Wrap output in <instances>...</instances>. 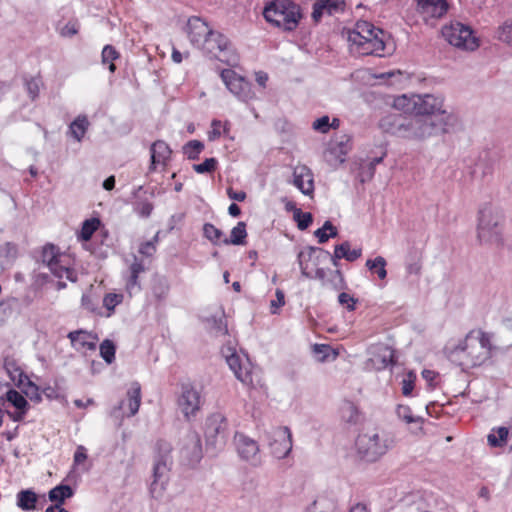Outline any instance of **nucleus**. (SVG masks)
I'll list each match as a JSON object with an SVG mask.
<instances>
[{"label":"nucleus","instance_id":"34","mask_svg":"<svg viewBox=\"0 0 512 512\" xmlns=\"http://www.w3.org/2000/svg\"><path fill=\"white\" fill-rule=\"evenodd\" d=\"M246 236V224L244 222H238L231 230L230 238H223L222 244L243 245L245 243Z\"/></svg>","mask_w":512,"mask_h":512},{"label":"nucleus","instance_id":"44","mask_svg":"<svg viewBox=\"0 0 512 512\" xmlns=\"http://www.w3.org/2000/svg\"><path fill=\"white\" fill-rule=\"evenodd\" d=\"M99 349H100V356L103 358V360L107 364H111L114 362L116 347H115L113 341H111L109 339H105L100 344Z\"/></svg>","mask_w":512,"mask_h":512},{"label":"nucleus","instance_id":"28","mask_svg":"<svg viewBox=\"0 0 512 512\" xmlns=\"http://www.w3.org/2000/svg\"><path fill=\"white\" fill-rule=\"evenodd\" d=\"M141 403V388L138 383H133L130 389L127 392V407H128V413L126 414L127 417L134 416L140 407Z\"/></svg>","mask_w":512,"mask_h":512},{"label":"nucleus","instance_id":"25","mask_svg":"<svg viewBox=\"0 0 512 512\" xmlns=\"http://www.w3.org/2000/svg\"><path fill=\"white\" fill-rule=\"evenodd\" d=\"M371 361L376 369H385L394 364V350L387 345H380L376 348Z\"/></svg>","mask_w":512,"mask_h":512},{"label":"nucleus","instance_id":"2","mask_svg":"<svg viewBox=\"0 0 512 512\" xmlns=\"http://www.w3.org/2000/svg\"><path fill=\"white\" fill-rule=\"evenodd\" d=\"M492 345L491 337L483 331H471L449 353L453 363L462 368L479 366L490 357Z\"/></svg>","mask_w":512,"mask_h":512},{"label":"nucleus","instance_id":"11","mask_svg":"<svg viewBox=\"0 0 512 512\" xmlns=\"http://www.w3.org/2000/svg\"><path fill=\"white\" fill-rule=\"evenodd\" d=\"M200 48L210 57L216 58L229 66H235L239 61V57L228 38L218 31L212 30Z\"/></svg>","mask_w":512,"mask_h":512},{"label":"nucleus","instance_id":"50","mask_svg":"<svg viewBox=\"0 0 512 512\" xmlns=\"http://www.w3.org/2000/svg\"><path fill=\"white\" fill-rule=\"evenodd\" d=\"M397 416L404 420L406 423L420 422V417L413 416L411 409L405 405H398L396 409Z\"/></svg>","mask_w":512,"mask_h":512},{"label":"nucleus","instance_id":"27","mask_svg":"<svg viewBox=\"0 0 512 512\" xmlns=\"http://www.w3.org/2000/svg\"><path fill=\"white\" fill-rule=\"evenodd\" d=\"M340 415L344 422L351 425L358 424L362 419V415L358 406L349 400H344L342 402L340 407Z\"/></svg>","mask_w":512,"mask_h":512},{"label":"nucleus","instance_id":"42","mask_svg":"<svg viewBox=\"0 0 512 512\" xmlns=\"http://www.w3.org/2000/svg\"><path fill=\"white\" fill-rule=\"evenodd\" d=\"M508 429L500 427L497 431L492 432L488 435L487 440L491 447H502L506 444L508 437Z\"/></svg>","mask_w":512,"mask_h":512},{"label":"nucleus","instance_id":"58","mask_svg":"<svg viewBox=\"0 0 512 512\" xmlns=\"http://www.w3.org/2000/svg\"><path fill=\"white\" fill-rule=\"evenodd\" d=\"M325 3L327 1L318 0L313 5L312 18L315 22H319L325 12Z\"/></svg>","mask_w":512,"mask_h":512},{"label":"nucleus","instance_id":"56","mask_svg":"<svg viewBox=\"0 0 512 512\" xmlns=\"http://www.w3.org/2000/svg\"><path fill=\"white\" fill-rule=\"evenodd\" d=\"M416 376L409 372L407 376L402 381V394L404 396H410L413 388H414V382H415Z\"/></svg>","mask_w":512,"mask_h":512},{"label":"nucleus","instance_id":"55","mask_svg":"<svg viewBox=\"0 0 512 512\" xmlns=\"http://www.w3.org/2000/svg\"><path fill=\"white\" fill-rule=\"evenodd\" d=\"M27 92L32 100H35L40 90V80L38 78H31L25 83Z\"/></svg>","mask_w":512,"mask_h":512},{"label":"nucleus","instance_id":"41","mask_svg":"<svg viewBox=\"0 0 512 512\" xmlns=\"http://www.w3.org/2000/svg\"><path fill=\"white\" fill-rule=\"evenodd\" d=\"M314 235L318 238L319 243H325L329 238L337 236V229L330 221H326L321 228L314 232Z\"/></svg>","mask_w":512,"mask_h":512},{"label":"nucleus","instance_id":"43","mask_svg":"<svg viewBox=\"0 0 512 512\" xmlns=\"http://www.w3.org/2000/svg\"><path fill=\"white\" fill-rule=\"evenodd\" d=\"M204 149V144L199 140H191L183 146L184 155L190 159L195 160Z\"/></svg>","mask_w":512,"mask_h":512},{"label":"nucleus","instance_id":"32","mask_svg":"<svg viewBox=\"0 0 512 512\" xmlns=\"http://www.w3.org/2000/svg\"><path fill=\"white\" fill-rule=\"evenodd\" d=\"M4 368L16 386L21 387L24 385V381H28V377L13 360L6 359L4 362Z\"/></svg>","mask_w":512,"mask_h":512},{"label":"nucleus","instance_id":"14","mask_svg":"<svg viewBox=\"0 0 512 512\" xmlns=\"http://www.w3.org/2000/svg\"><path fill=\"white\" fill-rule=\"evenodd\" d=\"M442 35L445 40L457 48L473 51L479 46L471 28L460 22L445 25L442 28Z\"/></svg>","mask_w":512,"mask_h":512},{"label":"nucleus","instance_id":"61","mask_svg":"<svg viewBox=\"0 0 512 512\" xmlns=\"http://www.w3.org/2000/svg\"><path fill=\"white\" fill-rule=\"evenodd\" d=\"M79 25L76 22H68L61 28L60 34L63 37H72L78 33Z\"/></svg>","mask_w":512,"mask_h":512},{"label":"nucleus","instance_id":"40","mask_svg":"<svg viewBox=\"0 0 512 512\" xmlns=\"http://www.w3.org/2000/svg\"><path fill=\"white\" fill-rule=\"evenodd\" d=\"M422 261L417 253L410 255L405 264V270L408 276L418 277L421 273Z\"/></svg>","mask_w":512,"mask_h":512},{"label":"nucleus","instance_id":"64","mask_svg":"<svg viewBox=\"0 0 512 512\" xmlns=\"http://www.w3.org/2000/svg\"><path fill=\"white\" fill-rule=\"evenodd\" d=\"M324 500H315L307 508L305 512H333V510L325 509Z\"/></svg>","mask_w":512,"mask_h":512},{"label":"nucleus","instance_id":"21","mask_svg":"<svg viewBox=\"0 0 512 512\" xmlns=\"http://www.w3.org/2000/svg\"><path fill=\"white\" fill-rule=\"evenodd\" d=\"M212 29L200 17H191L187 22L188 37L193 45L201 47Z\"/></svg>","mask_w":512,"mask_h":512},{"label":"nucleus","instance_id":"22","mask_svg":"<svg viewBox=\"0 0 512 512\" xmlns=\"http://www.w3.org/2000/svg\"><path fill=\"white\" fill-rule=\"evenodd\" d=\"M292 183L304 195L312 196L314 193V177L312 171L305 165L296 166L293 170Z\"/></svg>","mask_w":512,"mask_h":512},{"label":"nucleus","instance_id":"7","mask_svg":"<svg viewBox=\"0 0 512 512\" xmlns=\"http://www.w3.org/2000/svg\"><path fill=\"white\" fill-rule=\"evenodd\" d=\"M41 261L49 269L53 277L57 278L58 288H64L68 280L75 283L77 280V272L70 267V263L66 255L60 253L59 248L53 244H46L41 251Z\"/></svg>","mask_w":512,"mask_h":512},{"label":"nucleus","instance_id":"16","mask_svg":"<svg viewBox=\"0 0 512 512\" xmlns=\"http://www.w3.org/2000/svg\"><path fill=\"white\" fill-rule=\"evenodd\" d=\"M178 408L186 420L195 418L200 411L203 399L200 391L191 384H183L177 400Z\"/></svg>","mask_w":512,"mask_h":512},{"label":"nucleus","instance_id":"10","mask_svg":"<svg viewBox=\"0 0 512 512\" xmlns=\"http://www.w3.org/2000/svg\"><path fill=\"white\" fill-rule=\"evenodd\" d=\"M205 442L207 450L214 454L224 449L229 437V424L221 413H214L205 421Z\"/></svg>","mask_w":512,"mask_h":512},{"label":"nucleus","instance_id":"4","mask_svg":"<svg viewBox=\"0 0 512 512\" xmlns=\"http://www.w3.org/2000/svg\"><path fill=\"white\" fill-rule=\"evenodd\" d=\"M502 211L487 202L480 206L477 217V239L481 245L500 247L503 245Z\"/></svg>","mask_w":512,"mask_h":512},{"label":"nucleus","instance_id":"5","mask_svg":"<svg viewBox=\"0 0 512 512\" xmlns=\"http://www.w3.org/2000/svg\"><path fill=\"white\" fill-rule=\"evenodd\" d=\"M393 106L405 114L421 115L442 119L444 115H454L444 109V99L432 94L401 95L394 99Z\"/></svg>","mask_w":512,"mask_h":512},{"label":"nucleus","instance_id":"18","mask_svg":"<svg viewBox=\"0 0 512 512\" xmlns=\"http://www.w3.org/2000/svg\"><path fill=\"white\" fill-rule=\"evenodd\" d=\"M234 444L239 457L254 467L262 464L258 443L243 433H235Z\"/></svg>","mask_w":512,"mask_h":512},{"label":"nucleus","instance_id":"62","mask_svg":"<svg viewBox=\"0 0 512 512\" xmlns=\"http://www.w3.org/2000/svg\"><path fill=\"white\" fill-rule=\"evenodd\" d=\"M33 278L34 285L37 287L52 284L51 277L44 272H35Z\"/></svg>","mask_w":512,"mask_h":512},{"label":"nucleus","instance_id":"48","mask_svg":"<svg viewBox=\"0 0 512 512\" xmlns=\"http://www.w3.org/2000/svg\"><path fill=\"white\" fill-rule=\"evenodd\" d=\"M21 388H22V391L24 392V394L31 401L38 403L42 400L41 394L39 393L38 386L35 385L33 382H31L29 379H28V381H24V385H22Z\"/></svg>","mask_w":512,"mask_h":512},{"label":"nucleus","instance_id":"35","mask_svg":"<svg viewBox=\"0 0 512 512\" xmlns=\"http://www.w3.org/2000/svg\"><path fill=\"white\" fill-rule=\"evenodd\" d=\"M366 267L371 273L376 274L381 280L385 279L387 276L386 260L382 256H377L374 259H368L366 261Z\"/></svg>","mask_w":512,"mask_h":512},{"label":"nucleus","instance_id":"12","mask_svg":"<svg viewBox=\"0 0 512 512\" xmlns=\"http://www.w3.org/2000/svg\"><path fill=\"white\" fill-rule=\"evenodd\" d=\"M221 353L235 377L246 386H254L253 370L247 356L240 355L230 345L224 346Z\"/></svg>","mask_w":512,"mask_h":512},{"label":"nucleus","instance_id":"63","mask_svg":"<svg viewBox=\"0 0 512 512\" xmlns=\"http://www.w3.org/2000/svg\"><path fill=\"white\" fill-rule=\"evenodd\" d=\"M313 128L322 133L328 132L330 128L329 117L323 116L313 122Z\"/></svg>","mask_w":512,"mask_h":512},{"label":"nucleus","instance_id":"24","mask_svg":"<svg viewBox=\"0 0 512 512\" xmlns=\"http://www.w3.org/2000/svg\"><path fill=\"white\" fill-rule=\"evenodd\" d=\"M150 153L151 164L149 166V171H154L157 165L166 164V162L170 159L172 151L166 142L157 140L151 145Z\"/></svg>","mask_w":512,"mask_h":512},{"label":"nucleus","instance_id":"47","mask_svg":"<svg viewBox=\"0 0 512 512\" xmlns=\"http://www.w3.org/2000/svg\"><path fill=\"white\" fill-rule=\"evenodd\" d=\"M294 219L300 230L307 229L313 221L312 214L309 212H302L300 209H294Z\"/></svg>","mask_w":512,"mask_h":512},{"label":"nucleus","instance_id":"13","mask_svg":"<svg viewBox=\"0 0 512 512\" xmlns=\"http://www.w3.org/2000/svg\"><path fill=\"white\" fill-rule=\"evenodd\" d=\"M265 441L276 459H284L292 450V433L287 426L272 427L265 431Z\"/></svg>","mask_w":512,"mask_h":512},{"label":"nucleus","instance_id":"36","mask_svg":"<svg viewBox=\"0 0 512 512\" xmlns=\"http://www.w3.org/2000/svg\"><path fill=\"white\" fill-rule=\"evenodd\" d=\"M207 322L215 336H225L228 333L227 322L223 312L219 316H211L207 318Z\"/></svg>","mask_w":512,"mask_h":512},{"label":"nucleus","instance_id":"29","mask_svg":"<svg viewBox=\"0 0 512 512\" xmlns=\"http://www.w3.org/2000/svg\"><path fill=\"white\" fill-rule=\"evenodd\" d=\"M186 455L193 463L199 462L202 458V445L200 437L197 433L188 436L187 447L185 448Z\"/></svg>","mask_w":512,"mask_h":512},{"label":"nucleus","instance_id":"45","mask_svg":"<svg viewBox=\"0 0 512 512\" xmlns=\"http://www.w3.org/2000/svg\"><path fill=\"white\" fill-rule=\"evenodd\" d=\"M203 235L213 244H220L223 240V232L211 223H205L203 226Z\"/></svg>","mask_w":512,"mask_h":512},{"label":"nucleus","instance_id":"33","mask_svg":"<svg viewBox=\"0 0 512 512\" xmlns=\"http://www.w3.org/2000/svg\"><path fill=\"white\" fill-rule=\"evenodd\" d=\"M37 495L32 490H21L17 494V506L22 510L30 511L36 508Z\"/></svg>","mask_w":512,"mask_h":512},{"label":"nucleus","instance_id":"31","mask_svg":"<svg viewBox=\"0 0 512 512\" xmlns=\"http://www.w3.org/2000/svg\"><path fill=\"white\" fill-rule=\"evenodd\" d=\"M73 490L68 485H59L51 489L48 493L49 500L56 504V507L62 506L67 498L72 497Z\"/></svg>","mask_w":512,"mask_h":512},{"label":"nucleus","instance_id":"53","mask_svg":"<svg viewBox=\"0 0 512 512\" xmlns=\"http://www.w3.org/2000/svg\"><path fill=\"white\" fill-rule=\"evenodd\" d=\"M123 300L122 294L117 293H109L106 294L103 298V305L109 310L112 311L114 308L121 303Z\"/></svg>","mask_w":512,"mask_h":512},{"label":"nucleus","instance_id":"15","mask_svg":"<svg viewBox=\"0 0 512 512\" xmlns=\"http://www.w3.org/2000/svg\"><path fill=\"white\" fill-rule=\"evenodd\" d=\"M330 257V253L319 247H307L298 254V261L301 267L302 273L310 278L323 279L326 272L323 268H320L319 260H327Z\"/></svg>","mask_w":512,"mask_h":512},{"label":"nucleus","instance_id":"60","mask_svg":"<svg viewBox=\"0 0 512 512\" xmlns=\"http://www.w3.org/2000/svg\"><path fill=\"white\" fill-rule=\"evenodd\" d=\"M158 240V235L154 237L153 241H147L140 246L139 252L145 256H151L156 251L155 243Z\"/></svg>","mask_w":512,"mask_h":512},{"label":"nucleus","instance_id":"54","mask_svg":"<svg viewBox=\"0 0 512 512\" xmlns=\"http://www.w3.org/2000/svg\"><path fill=\"white\" fill-rule=\"evenodd\" d=\"M276 298L270 301V312L278 314L279 309L285 304V295L282 290H276Z\"/></svg>","mask_w":512,"mask_h":512},{"label":"nucleus","instance_id":"23","mask_svg":"<svg viewBox=\"0 0 512 512\" xmlns=\"http://www.w3.org/2000/svg\"><path fill=\"white\" fill-rule=\"evenodd\" d=\"M72 346L77 350H95L98 337L84 330L72 331L68 334Z\"/></svg>","mask_w":512,"mask_h":512},{"label":"nucleus","instance_id":"9","mask_svg":"<svg viewBox=\"0 0 512 512\" xmlns=\"http://www.w3.org/2000/svg\"><path fill=\"white\" fill-rule=\"evenodd\" d=\"M172 447L168 442L158 441L153 457V482L151 492L160 493L169 480L170 470L173 464L171 456Z\"/></svg>","mask_w":512,"mask_h":512},{"label":"nucleus","instance_id":"8","mask_svg":"<svg viewBox=\"0 0 512 512\" xmlns=\"http://www.w3.org/2000/svg\"><path fill=\"white\" fill-rule=\"evenodd\" d=\"M392 446V440L386 433L369 431L358 436L356 447L362 459L374 462L383 456Z\"/></svg>","mask_w":512,"mask_h":512},{"label":"nucleus","instance_id":"1","mask_svg":"<svg viewBox=\"0 0 512 512\" xmlns=\"http://www.w3.org/2000/svg\"><path fill=\"white\" fill-rule=\"evenodd\" d=\"M458 126L459 119L456 115H444L442 119H434L415 114H390L379 122L384 133L411 142H423L440 134L450 133Z\"/></svg>","mask_w":512,"mask_h":512},{"label":"nucleus","instance_id":"38","mask_svg":"<svg viewBox=\"0 0 512 512\" xmlns=\"http://www.w3.org/2000/svg\"><path fill=\"white\" fill-rule=\"evenodd\" d=\"M100 226V220L98 218L87 219L83 222L81 231L78 235V238L83 241H88L91 239L94 232Z\"/></svg>","mask_w":512,"mask_h":512},{"label":"nucleus","instance_id":"17","mask_svg":"<svg viewBox=\"0 0 512 512\" xmlns=\"http://www.w3.org/2000/svg\"><path fill=\"white\" fill-rule=\"evenodd\" d=\"M221 79L225 83L227 89L239 100L248 102L255 98V94L251 89V84L243 77L237 75L235 71L231 69L222 70Z\"/></svg>","mask_w":512,"mask_h":512},{"label":"nucleus","instance_id":"30","mask_svg":"<svg viewBox=\"0 0 512 512\" xmlns=\"http://www.w3.org/2000/svg\"><path fill=\"white\" fill-rule=\"evenodd\" d=\"M90 123L85 115H79L69 126V134L78 142H80Z\"/></svg>","mask_w":512,"mask_h":512},{"label":"nucleus","instance_id":"3","mask_svg":"<svg viewBox=\"0 0 512 512\" xmlns=\"http://www.w3.org/2000/svg\"><path fill=\"white\" fill-rule=\"evenodd\" d=\"M385 32L367 21H358L347 33L350 50L359 55L382 56L385 49Z\"/></svg>","mask_w":512,"mask_h":512},{"label":"nucleus","instance_id":"26","mask_svg":"<svg viewBox=\"0 0 512 512\" xmlns=\"http://www.w3.org/2000/svg\"><path fill=\"white\" fill-rule=\"evenodd\" d=\"M362 255L361 248L351 249V245L348 241H345L339 245L335 246L334 255H330V259L336 264V261L339 259H345L347 261L353 262L357 260Z\"/></svg>","mask_w":512,"mask_h":512},{"label":"nucleus","instance_id":"51","mask_svg":"<svg viewBox=\"0 0 512 512\" xmlns=\"http://www.w3.org/2000/svg\"><path fill=\"white\" fill-rule=\"evenodd\" d=\"M217 163L215 158H207L203 163L193 165V169L199 174L210 173L215 170Z\"/></svg>","mask_w":512,"mask_h":512},{"label":"nucleus","instance_id":"49","mask_svg":"<svg viewBox=\"0 0 512 512\" xmlns=\"http://www.w3.org/2000/svg\"><path fill=\"white\" fill-rule=\"evenodd\" d=\"M498 38L500 41L512 47V21H506L499 28Z\"/></svg>","mask_w":512,"mask_h":512},{"label":"nucleus","instance_id":"57","mask_svg":"<svg viewBox=\"0 0 512 512\" xmlns=\"http://www.w3.org/2000/svg\"><path fill=\"white\" fill-rule=\"evenodd\" d=\"M338 301L342 306H345L349 311H353L357 303V299H355L352 295L346 292H342L341 294H339Z\"/></svg>","mask_w":512,"mask_h":512},{"label":"nucleus","instance_id":"52","mask_svg":"<svg viewBox=\"0 0 512 512\" xmlns=\"http://www.w3.org/2000/svg\"><path fill=\"white\" fill-rule=\"evenodd\" d=\"M81 303L86 310L95 312L99 307V298L90 293H84L82 295Z\"/></svg>","mask_w":512,"mask_h":512},{"label":"nucleus","instance_id":"6","mask_svg":"<svg viewBox=\"0 0 512 512\" xmlns=\"http://www.w3.org/2000/svg\"><path fill=\"white\" fill-rule=\"evenodd\" d=\"M269 23L283 31H293L302 19L300 6L292 0H274L263 11Z\"/></svg>","mask_w":512,"mask_h":512},{"label":"nucleus","instance_id":"46","mask_svg":"<svg viewBox=\"0 0 512 512\" xmlns=\"http://www.w3.org/2000/svg\"><path fill=\"white\" fill-rule=\"evenodd\" d=\"M101 56H102V63L109 64V66H108L109 71L114 72L116 69V66L114 65L113 61L119 57V53L116 51V49L111 45H106L102 50Z\"/></svg>","mask_w":512,"mask_h":512},{"label":"nucleus","instance_id":"19","mask_svg":"<svg viewBox=\"0 0 512 512\" xmlns=\"http://www.w3.org/2000/svg\"><path fill=\"white\" fill-rule=\"evenodd\" d=\"M416 11L426 22L438 20L447 13L449 4L446 0H416Z\"/></svg>","mask_w":512,"mask_h":512},{"label":"nucleus","instance_id":"59","mask_svg":"<svg viewBox=\"0 0 512 512\" xmlns=\"http://www.w3.org/2000/svg\"><path fill=\"white\" fill-rule=\"evenodd\" d=\"M143 269L144 268L141 263L135 262L131 265V267H130L131 275H130V278L128 281V285H130V286L138 285L137 277H138V274L143 271Z\"/></svg>","mask_w":512,"mask_h":512},{"label":"nucleus","instance_id":"39","mask_svg":"<svg viewBox=\"0 0 512 512\" xmlns=\"http://www.w3.org/2000/svg\"><path fill=\"white\" fill-rule=\"evenodd\" d=\"M6 399L10 402L16 409L21 411H27L28 402L25 397L19 393L17 390L10 389L6 393Z\"/></svg>","mask_w":512,"mask_h":512},{"label":"nucleus","instance_id":"37","mask_svg":"<svg viewBox=\"0 0 512 512\" xmlns=\"http://www.w3.org/2000/svg\"><path fill=\"white\" fill-rule=\"evenodd\" d=\"M17 256V247L12 243H5L0 247V265L2 267L10 265Z\"/></svg>","mask_w":512,"mask_h":512},{"label":"nucleus","instance_id":"20","mask_svg":"<svg viewBox=\"0 0 512 512\" xmlns=\"http://www.w3.org/2000/svg\"><path fill=\"white\" fill-rule=\"evenodd\" d=\"M350 148V139L346 136L341 137L340 140L332 141L325 152L327 163L331 166L342 164Z\"/></svg>","mask_w":512,"mask_h":512}]
</instances>
